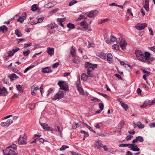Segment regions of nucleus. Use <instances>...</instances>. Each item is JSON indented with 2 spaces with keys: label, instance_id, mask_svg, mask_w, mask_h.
I'll use <instances>...</instances> for the list:
<instances>
[{
  "label": "nucleus",
  "instance_id": "nucleus-1",
  "mask_svg": "<svg viewBox=\"0 0 155 155\" xmlns=\"http://www.w3.org/2000/svg\"><path fill=\"white\" fill-rule=\"evenodd\" d=\"M135 54L136 57L140 61L142 62H145L144 54L140 50H136Z\"/></svg>",
  "mask_w": 155,
  "mask_h": 155
},
{
  "label": "nucleus",
  "instance_id": "nucleus-2",
  "mask_svg": "<svg viewBox=\"0 0 155 155\" xmlns=\"http://www.w3.org/2000/svg\"><path fill=\"white\" fill-rule=\"evenodd\" d=\"M3 152L5 155H17L14 150L8 147L5 150H3Z\"/></svg>",
  "mask_w": 155,
  "mask_h": 155
},
{
  "label": "nucleus",
  "instance_id": "nucleus-3",
  "mask_svg": "<svg viewBox=\"0 0 155 155\" xmlns=\"http://www.w3.org/2000/svg\"><path fill=\"white\" fill-rule=\"evenodd\" d=\"M27 137L25 134H24L23 137L20 136L18 138V143L21 145L26 144L27 143Z\"/></svg>",
  "mask_w": 155,
  "mask_h": 155
},
{
  "label": "nucleus",
  "instance_id": "nucleus-4",
  "mask_svg": "<svg viewBox=\"0 0 155 155\" xmlns=\"http://www.w3.org/2000/svg\"><path fill=\"white\" fill-rule=\"evenodd\" d=\"M81 28L78 27V29L84 31L87 29L88 28V24L85 20H83L80 22Z\"/></svg>",
  "mask_w": 155,
  "mask_h": 155
},
{
  "label": "nucleus",
  "instance_id": "nucleus-5",
  "mask_svg": "<svg viewBox=\"0 0 155 155\" xmlns=\"http://www.w3.org/2000/svg\"><path fill=\"white\" fill-rule=\"evenodd\" d=\"M64 93L63 91H59V92L52 98L53 101H55L57 99H60L64 97Z\"/></svg>",
  "mask_w": 155,
  "mask_h": 155
},
{
  "label": "nucleus",
  "instance_id": "nucleus-6",
  "mask_svg": "<svg viewBox=\"0 0 155 155\" xmlns=\"http://www.w3.org/2000/svg\"><path fill=\"white\" fill-rule=\"evenodd\" d=\"M64 81H59L58 84L60 86V89L65 91H67L68 90V86L67 85H65L64 84Z\"/></svg>",
  "mask_w": 155,
  "mask_h": 155
},
{
  "label": "nucleus",
  "instance_id": "nucleus-7",
  "mask_svg": "<svg viewBox=\"0 0 155 155\" xmlns=\"http://www.w3.org/2000/svg\"><path fill=\"white\" fill-rule=\"evenodd\" d=\"M98 12L97 10H94L89 12L87 14V16L90 18L96 17L98 14Z\"/></svg>",
  "mask_w": 155,
  "mask_h": 155
},
{
  "label": "nucleus",
  "instance_id": "nucleus-8",
  "mask_svg": "<svg viewBox=\"0 0 155 155\" xmlns=\"http://www.w3.org/2000/svg\"><path fill=\"white\" fill-rule=\"evenodd\" d=\"M119 40H120V45L122 50H124L126 49V47L127 46V44L125 41V39L121 38H119Z\"/></svg>",
  "mask_w": 155,
  "mask_h": 155
},
{
  "label": "nucleus",
  "instance_id": "nucleus-9",
  "mask_svg": "<svg viewBox=\"0 0 155 155\" xmlns=\"http://www.w3.org/2000/svg\"><path fill=\"white\" fill-rule=\"evenodd\" d=\"M147 24L146 23H138L135 26L137 30H142L144 29L147 26Z\"/></svg>",
  "mask_w": 155,
  "mask_h": 155
},
{
  "label": "nucleus",
  "instance_id": "nucleus-10",
  "mask_svg": "<svg viewBox=\"0 0 155 155\" xmlns=\"http://www.w3.org/2000/svg\"><path fill=\"white\" fill-rule=\"evenodd\" d=\"M129 148H130L131 150L134 151H138L140 150V149L137 147V145L134 144H130Z\"/></svg>",
  "mask_w": 155,
  "mask_h": 155
},
{
  "label": "nucleus",
  "instance_id": "nucleus-11",
  "mask_svg": "<svg viewBox=\"0 0 155 155\" xmlns=\"http://www.w3.org/2000/svg\"><path fill=\"white\" fill-rule=\"evenodd\" d=\"M13 121L11 119H9L6 122H3L1 123V125L3 127H8L12 123Z\"/></svg>",
  "mask_w": 155,
  "mask_h": 155
},
{
  "label": "nucleus",
  "instance_id": "nucleus-12",
  "mask_svg": "<svg viewBox=\"0 0 155 155\" xmlns=\"http://www.w3.org/2000/svg\"><path fill=\"white\" fill-rule=\"evenodd\" d=\"M97 65L95 64H91L88 62H87L85 63V66L86 68H90L91 70L94 69V68H96L97 67Z\"/></svg>",
  "mask_w": 155,
  "mask_h": 155
},
{
  "label": "nucleus",
  "instance_id": "nucleus-13",
  "mask_svg": "<svg viewBox=\"0 0 155 155\" xmlns=\"http://www.w3.org/2000/svg\"><path fill=\"white\" fill-rule=\"evenodd\" d=\"M110 40L107 39L106 40V42L108 44H110L111 43H113L114 41H116L117 39L116 37L113 36H110Z\"/></svg>",
  "mask_w": 155,
  "mask_h": 155
},
{
  "label": "nucleus",
  "instance_id": "nucleus-14",
  "mask_svg": "<svg viewBox=\"0 0 155 155\" xmlns=\"http://www.w3.org/2000/svg\"><path fill=\"white\" fill-rule=\"evenodd\" d=\"M101 141L100 140H98L96 141V143L94 144V147L97 149H100L102 147Z\"/></svg>",
  "mask_w": 155,
  "mask_h": 155
},
{
  "label": "nucleus",
  "instance_id": "nucleus-15",
  "mask_svg": "<svg viewBox=\"0 0 155 155\" xmlns=\"http://www.w3.org/2000/svg\"><path fill=\"white\" fill-rule=\"evenodd\" d=\"M107 60L109 63H112L113 62V56L112 54L108 53L107 56Z\"/></svg>",
  "mask_w": 155,
  "mask_h": 155
},
{
  "label": "nucleus",
  "instance_id": "nucleus-16",
  "mask_svg": "<svg viewBox=\"0 0 155 155\" xmlns=\"http://www.w3.org/2000/svg\"><path fill=\"white\" fill-rule=\"evenodd\" d=\"M143 138L141 136H138L136 137V138L132 141V143H137L138 141L142 142L143 141Z\"/></svg>",
  "mask_w": 155,
  "mask_h": 155
},
{
  "label": "nucleus",
  "instance_id": "nucleus-17",
  "mask_svg": "<svg viewBox=\"0 0 155 155\" xmlns=\"http://www.w3.org/2000/svg\"><path fill=\"white\" fill-rule=\"evenodd\" d=\"M117 100L118 101H119L120 103V104L122 106V107L125 110H127L128 109V105L125 104L121 100V99L120 98H118L117 99Z\"/></svg>",
  "mask_w": 155,
  "mask_h": 155
},
{
  "label": "nucleus",
  "instance_id": "nucleus-18",
  "mask_svg": "<svg viewBox=\"0 0 155 155\" xmlns=\"http://www.w3.org/2000/svg\"><path fill=\"white\" fill-rule=\"evenodd\" d=\"M40 124L44 130L49 131L51 129V127L48 126V125L46 123H41Z\"/></svg>",
  "mask_w": 155,
  "mask_h": 155
},
{
  "label": "nucleus",
  "instance_id": "nucleus-19",
  "mask_svg": "<svg viewBox=\"0 0 155 155\" xmlns=\"http://www.w3.org/2000/svg\"><path fill=\"white\" fill-rule=\"evenodd\" d=\"M47 51L48 54L50 56H51L54 53V50L53 48L48 47L47 48Z\"/></svg>",
  "mask_w": 155,
  "mask_h": 155
},
{
  "label": "nucleus",
  "instance_id": "nucleus-20",
  "mask_svg": "<svg viewBox=\"0 0 155 155\" xmlns=\"http://www.w3.org/2000/svg\"><path fill=\"white\" fill-rule=\"evenodd\" d=\"M65 18H58L57 19V21L58 22V24L63 27H64V26L63 24H62V22L63 21H65Z\"/></svg>",
  "mask_w": 155,
  "mask_h": 155
},
{
  "label": "nucleus",
  "instance_id": "nucleus-21",
  "mask_svg": "<svg viewBox=\"0 0 155 155\" xmlns=\"http://www.w3.org/2000/svg\"><path fill=\"white\" fill-rule=\"evenodd\" d=\"M8 77L10 79L11 81L15 80L18 78L17 75L14 73L9 75Z\"/></svg>",
  "mask_w": 155,
  "mask_h": 155
},
{
  "label": "nucleus",
  "instance_id": "nucleus-22",
  "mask_svg": "<svg viewBox=\"0 0 155 155\" xmlns=\"http://www.w3.org/2000/svg\"><path fill=\"white\" fill-rule=\"evenodd\" d=\"M42 71L44 73H49L52 72V71L50 68L46 67L43 68L42 69Z\"/></svg>",
  "mask_w": 155,
  "mask_h": 155
},
{
  "label": "nucleus",
  "instance_id": "nucleus-23",
  "mask_svg": "<svg viewBox=\"0 0 155 155\" xmlns=\"http://www.w3.org/2000/svg\"><path fill=\"white\" fill-rule=\"evenodd\" d=\"M150 103V101H146L143 104L140 106V107L145 108L147 106L150 107L152 105Z\"/></svg>",
  "mask_w": 155,
  "mask_h": 155
},
{
  "label": "nucleus",
  "instance_id": "nucleus-24",
  "mask_svg": "<svg viewBox=\"0 0 155 155\" xmlns=\"http://www.w3.org/2000/svg\"><path fill=\"white\" fill-rule=\"evenodd\" d=\"M145 56L144 55V59H145V62L146 60H149L150 59V54L148 52H145Z\"/></svg>",
  "mask_w": 155,
  "mask_h": 155
},
{
  "label": "nucleus",
  "instance_id": "nucleus-25",
  "mask_svg": "<svg viewBox=\"0 0 155 155\" xmlns=\"http://www.w3.org/2000/svg\"><path fill=\"white\" fill-rule=\"evenodd\" d=\"M97 55L100 58L106 60L107 59L106 54L103 52L98 53Z\"/></svg>",
  "mask_w": 155,
  "mask_h": 155
},
{
  "label": "nucleus",
  "instance_id": "nucleus-26",
  "mask_svg": "<svg viewBox=\"0 0 155 155\" xmlns=\"http://www.w3.org/2000/svg\"><path fill=\"white\" fill-rule=\"evenodd\" d=\"M78 91L81 94L84 95V92L82 87L80 86V84H78Z\"/></svg>",
  "mask_w": 155,
  "mask_h": 155
},
{
  "label": "nucleus",
  "instance_id": "nucleus-27",
  "mask_svg": "<svg viewBox=\"0 0 155 155\" xmlns=\"http://www.w3.org/2000/svg\"><path fill=\"white\" fill-rule=\"evenodd\" d=\"M86 13L84 12H83L80 15L79 17L78 18V21H80L81 19H85L86 17L85 16Z\"/></svg>",
  "mask_w": 155,
  "mask_h": 155
},
{
  "label": "nucleus",
  "instance_id": "nucleus-28",
  "mask_svg": "<svg viewBox=\"0 0 155 155\" xmlns=\"http://www.w3.org/2000/svg\"><path fill=\"white\" fill-rule=\"evenodd\" d=\"M145 4L144 5L143 7L146 11L148 12L149 10V1H148L147 0H145Z\"/></svg>",
  "mask_w": 155,
  "mask_h": 155
},
{
  "label": "nucleus",
  "instance_id": "nucleus-29",
  "mask_svg": "<svg viewBox=\"0 0 155 155\" xmlns=\"http://www.w3.org/2000/svg\"><path fill=\"white\" fill-rule=\"evenodd\" d=\"M0 30L3 33H5L7 32L8 30V28L6 26L4 25L0 27Z\"/></svg>",
  "mask_w": 155,
  "mask_h": 155
},
{
  "label": "nucleus",
  "instance_id": "nucleus-30",
  "mask_svg": "<svg viewBox=\"0 0 155 155\" xmlns=\"http://www.w3.org/2000/svg\"><path fill=\"white\" fill-rule=\"evenodd\" d=\"M70 52L71 54L73 57H74L75 56L76 52H75V48L74 47H71L70 50Z\"/></svg>",
  "mask_w": 155,
  "mask_h": 155
},
{
  "label": "nucleus",
  "instance_id": "nucleus-31",
  "mask_svg": "<svg viewBox=\"0 0 155 155\" xmlns=\"http://www.w3.org/2000/svg\"><path fill=\"white\" fill-rule=\"evenodd\" d=\"M81 133L82 134H84V138L83 140H84L86 137L89 136V134L87 132H86L85 131L81 130Z\"/></svg>",
  "mask_w": 155,
  "mask_h": 155
},
{
  "label": "nucleus",
  "instance_id": "nucleus-32",
  "mask_svg": "<svg viewBox=\"0 0 155 155\" xmlns=\"http://www.w3.org/2000/svg\"><path fill=\"white\" fill-rule=\"evenodd\" d=\"M137 125L138 127L140 129H142L144 127V125L142 124L140 121H138L137 123Z\"/></svg>",
  "mask_w": 155,
  "mask_h": 155
},
{
  "label": "nucleus",
  "instance_id": "nucleus-33",
  "mask_svg": "<svg viewBox=\"0 0 155 155\" xmlns=\"http://www.w3.org/2000/svg\"><path fill=\"white\" fill-rule=\"evenodd\" d=\"M90 100L92 101L99 102L100 100L96 97H94L93 96H91L90 97Z\"/></svg>",
  "mask_w": 155,
  "mask_h": 155
},
{
  "label": "nucleus",
  "instance_id": "nucleus-34",
  "mask_svg": "<svg viewBox=\"0 0 155 155\" xmlns=\"http://www.w3.org/2000/svg\"><path fill=\"white\" fill-rule=\"evenodd\" d=\"M15 34L18 37H21L22 35L20 31L18 29H16L15 30Z\"/></svg>",
  "mask_w": 155,
  "mask_h": 155
},
{
  "label": "nucleus",
  "instance_id": "nucleus-35",
  "mask_svg": "<svg viewBox=\"0 0 155 155\" xmlns=\"http://www.w3.org/2000/svg\"><path fill=\"white\" fill-rule=\"evenodd\" d=\"M47 26L50 28L51 29H53L54 28H57L58 26L57 25H54L52 24H49L47 25Z\"/></svg>",
  "mask_w": 155,
  "mask_h": 155
},
{
  "label": "nucleus",
  "instance_id": "nucleus-36",
  "mask_svg": "<svg viewBox=\"0 0 155 155\" xmlns=\"http://www.w3.org/2000/svg\"><path fill=\"white\" fill-rule=\"evenodd\" d=\"M67 26L69 28L68 31H69L71 29H73L75 28V26L74 25L71 23H69L68 24Z\"/></svg>",
  "mask_w": 155,
  "mask_h": 155
},
{
  "label": "nucleus",
  "instance_id": "nucleus-37",
  "mask_svg": "<svg viewBox=\"0 0 155 155\" xmlns=\"http://www.w3.org/2000/svg\"><path fill=\"white\" fill-rule=\"evenodd\" d=\"M37 5L36 4L33 5L31 7V10L33 12L35 11L38 10V8L37 7Z\"/></svg>",
  "mask_w": 155,
  "mask_h": 155
},
{
  "label": "nucleus",
  "instance_id": "nucleus-38",
  "mask_svg": "<svg viewBox=\"0 0 155 155\" xmlns=\"http://www.w3.org/2000/svg\"><path fill=\"white\" fill-rule=\"evenodd\" d=\"M87 76L85 74H83L81 75V79L83 81H85L87 79Z\"/></svg>",
  "mask_w": 155,
  "mask_h": 155
},
{
  "label": "nucleus",
  "instance_id": "nucleus-39",
  "mask_svg": "<svg viewBox=\"0 0 155 155\" xmlns=\"http://www.w3.org/2000/svg\"><path fill=\"white\" fill-rule=\"evenodd\" d=\"M16 87L17 89L20 91V92H23V90L21 86L20 85H16Z\"/></svg>",
  "mask_w": 155,
  "mask_h": 155
},
{
  "label": "nucleus",
  "instance_id": "nucleus-40",
  "mask_svg": "<svg viewBox=\"0 0 155 155\" xmlns=\"http://www.w3.org/2000/svg\"><path fill=\"white\" fill-rule=\"evenodd\" d=\"M34 67V66L33 65H31L28 67L27 68L25 69L24 70V73H25L27 72L28 71L33 68Z\"/></svg>",
  "mask_w": 155,
  "mask_h": 155
},
{
  "label": "nucleus",
  "instance_id": "nucleus-41",
  "mask_svg": "<svg viewBox=\"0 0 155 155\" xmlns=\"http://www.w3.org/2000/svg\"><path fill=\"white\" fill-rule=\"evenodd\" d=\"M38 89L39 88H38V86H36V85H33L31 87V91H37Z\"/></svg>",
  "mask_w": 155,
  "mask_h": 155
},
{
  "label": "nucleus",
  "instance_id": "nucleus-42",
  "mask_svg": "<svg viewBox=\"0 0 155 155\" xmlns=\"http://www.w3.org/2000/svg\"><path fill=\"white\" fill-rule=\"evenodd\" d=\"M92 70L90 68H87V74L89 77H92L93 76V74L91 73V71Z\"/></svg>",
  "mask_w": 155,
  "mask_h": 155
},
{
  "label": "nucleus",
  "instance_id": "nucleus-43",
  "mask_svg": "<svg viewBox=\"0 0 155 155\" xmlns=\"http://www.w3.org/2000/svg\"><path fill=\"white\" fill-rule=\"evenodd\" d=\"M30 51L29 50H28L26 51H23V54L25 56H28L29 53Z\"/></svg>",
  "mask_w": 155,
  "mask_h": 155
},
{
  "label": "nucleus",
  "instance_id": "nucleus-44",
  "mask_svg": "<svg viewBox=\"0 0 155 155\" xmlns=\"http://www.w3.org/2000/svg\"><path fill=\"white\" fill-rule=\"evenodd\" d=\"M130 144H121L119 145V147H130Z\"/></svg>",
  "mask_w": 155,
  "mask_h": 155
},
{
  "label": "nucleus",
  "instance_id": "nucleus-45",
  "mask_svg": "<svg viewBox=\"0 0 155 155\" xmlns=\"http://www.w3.org/2000/svg\"><path fill=\"white\" fill-rule=\"evenodd\" d=\"M97 93L98 94L103 96V97H105L106 98H109L107 94H104L101 93L100 92H97Z\"/></svg>",
  "mask_w": 155,
  "mask_h": 155
},
{
  "label": "nucleus",
  "instance_id": "nucleus-46",
  "mask_svg": "<svg viewBox=\"0 0 155 155\" xmlns=\"http://www.w3.org/2000/svg\"><path fill=\"white\" fill-rule=\"evenodd\" d=\"M112 48L113 49L118 50L119 49V46L118 45L114 44L112 46Z\"/></svg>",
  "mask_w": 155,
  "mask_h": 155
},
{
  "label": "nucleus",
  "instance_id": "nucleus-47",
  "mask_svg": "<svg viewBox=\"0 0 155 155\" xmlns=\"http://www.w3.org/2000/svg\"><path fill=\"white\" fill-rule=\"evenodd\" d=\"M9 147V148L10 149L11 148L14 149H16L17 148V146L15 144H13L10 145L9 147Z\"/></svg>",
  "mask_w": 155,
  "mask_h": 155
},
{
  "label": "nucleus",
  "instance_id": "nucleus-48",
  "mask_svg": "<svg viewBox=\"0 0 155 155\" xmlns=\"http://www.w3.org/2000/svg\"><path fill=\"white\" fill-rule=\"evenodd\" d=\"M69 147L68 146L63 145L62 147L60 148V150L61 151L64 150L66 148H68Z\"/></svg>",
  "mask_w": 155,
  "mask_h": 155
},
{
  "label": "nucleus",
  "instance_id": "nucleus-49",
  "mask_svg": "<svg viewBox=\"0 0 155 155\" xmlns=\"http://www.w3.org/2000/svg\"><path fill=\"white\" fill-rule=\"evenodd\" d=\"M57 129L58 132L60 134V137H62V131L61 130L60 127L58 126H57Z\"/></svg>",
  "mask_w": 155,
  "mask_h": 155
},
{
  "label": "nucleus",
  "instance_id": "nucleus-50",
  "mask_svg": "<svg viewBox=\"0 0 155 155\" xmlns=\"http://www.w3.org/2000/svg\"><path fill=\"white\" fill-rule=\"evenodd\" d=\"M36 19L38 20V21H36L37 23H40L42 22L44 20V17H43L41 18H37Z\"/></svg>",
  "mask_w": 155,
  "mask_h": 155
},
{
  "label": "nucleus",
  "instance_id": "nucleus-51",
  "mask_svg": "<svg viewBox=\"0 0 155 155\" xmlns=\"http://www.w3.org/2000/svg\"><path fill=\"white\" fill-rule=\"evenodd\" d=\"M77 1L75 0H72L71 1L70 3L69 4V6H71L73 5L74 4L76 3H77Z\"/></svg>",
  "mask_w": 155,
  "mask_h": 155
},
{
  "label": "nucleus",
  "instance_id": "nucleus-52",
  "mask_svg": "<svg viewBox=\"0 0 155 155\" xmlns=\"http://www.w3.org/2000/svg\"><path fill=\"white\" fill-rule=\"evenodd\" d=\"M59 64V62H56L53 64L52 68H57Z\"/></svg>",
  "mask_w": 155,
  "mask_h": 155
},
{
  "label": "nucleus",
  "instance_id": "nucleus-53",
  "mask_svg": "<svg viewBox=\"0 0 155 155\" xmlns=\"http://www.w3.org/2000/svg\"><path fill=\"white\" fill-rule=\"evenodd\" d=\"M99 105L101 110L102 111L103 109L104 108V104H103L100 103H99Z\"/></svg>",
  "mask_w": 155,
  "mask_h": 155
},
{
  "label": "nucleus",
  "instance_id": "nucleus-54",
  "mask_svg": "<svg viewBox=\"0 0 155 155\" xmlns=\"http://www.w3.org/2000/svg\"><path fill=\"white\" fill-rule=\"evenodd\" d=\"M25 20L23 18L21 17H20L17 20V21L20 22L21 23H22L24 22V21Z\"/></svg>",
  "mask_w": 155,
  "mask_h": 155
},
{
  "label": "nucleus",
  "instance_id": "nucleus-55",
  "mask_svg": "<svg viewBox=\"0 0 155 155\" xmlns=\"http://www.w3.org/2000/svg\"><path fill=\"white\" fill-rule=\"evenodd\" d=\"M20 49L18 47H15V48L14 49H13L12 50L13 53L14 54L17 51H18Z\"/></svg>",
  "mask_w": 155,
  "mask_h": 155
},
{
  "label": "nucleus",
  "instance_id": "nucleus-56",
  "mask_svg": "<svg viewBox=\"0 0 155 155\" xmlns=\"http://www.w3.org/2000/svg\"><path fill=\"white\" fill-rule=\"evenodd\" d=\"M8 55L7 56V57L9 56H12L14 55V53H13L12 51H8Z\"/></svg>",
  "mask_w": 155,
  "mask_h": 155
},
{
  "label": "nucleus",
  "instance_id": "nucleus-57",
  "mask_svg": "<svg viewBox=\"0 0 155 155\" xmlns=\"http://www.w3.org/2000/svg\"><path fill=\"white\" fill-rule=\"evenodd\" d=\"M86 126L87 127L88 129H89L90 131H92L94 133H95V132L93 130H92V128L90 126H89L87 124H86Z\"/></svg>",
  "mask_w": 155,
  "mask_h": 155
},
{
  "label": "nucleus",
  "instance_id": "nucleus-58",
  "mask_svg": "<svg viewBox=\"0 0 155 155\" xmlns=\"http://www.w3.org/2000/svg\"><path fill=\"white\" fill-rule=\"evenodd\" d=\"M32 45V43H30L28 44H25L24 45V48H26L27 47L31 46Z\"/></svg>",
  "mask_w": 155,
  "mask_h": 155
},
{
  "label": "nucleus",
  "instance_id": "nucleus-59",
  "mask_svg": "<svg viewBox=\"0 0 155 155\" xmlns=\"http://www.w3.org/2000/svg\"><path fill=\"white\" fill-rule=\"evenodd\" d=\"M133 136L131 135H129L128 136H127L126 138V140H130L132 137H133Z\"/></svg>",
  "mask_w": 155,
  "mask_h": 155
},
{
  "label": "nucleus",
  "instance_id": "nucleus-60",
  "mask_svg": "<svg viewBox=\"0 0 155 155\" xmlns=\"http://www.w3.org/2000/svg\"><path fill=\"white\" fill-rule=\"evenodd\" d=\"M53 91V90L52 88H50L49 90L48 91V93L47 94V96H48Z\"/></svg>",
  "mask_w": 155,
  "mask_h": 155
},
{
  "label": "nucleus",
  "instance_id": "nucleus-61",
  "mask_svg": "<svg viewBox=\"0 0 155 155\" xmlns=\"http://www.w3.org/2000/svg\"><path fill=\"white\" fill-rule=\"evenodd\" d=\"M22 18H23L24 19H25L26 18V12L23 13L22 15L21 16Z\"/></svg>",
  "mask_w": 155,
  "mask_h": 155
},
{
  "label": "nucleus",
  "instance_id": "nucleus-62",
  "mask_svg": "<svg viewBox=\"0 0 155 155\" xmlns=\"http://www.w3.org/2000/svg\"><path fill=\"white\" fill-rule=\"evenodd\" d=\"M58 10V8H56L55 9H53L52 10L51 12V13H52L53 14H54L56 13Z\"/></svg>",
  "mask_w": 155,
  "mask_h": 155
},
{
  "label": "nucleus",
  "instance_id": "nucleus-63",
  "mask_svg": "<svg viewBox=\"0 0 155 155\" xmlns=\"http://www.w3.org/2000/svg\"><path fill=\"white\" fill-rule=\"evenodd\" d=\"M149 126L151 127H155V123H150L149 124Z\"/></svg>",
  "mask_w": 155,
  "mask_h": 155
},
{
  "label": "nucleus",
  "instance_id": "nucleus-64",
  "mask_svg": "<svg viewBox=\"0 0 155 155\" xmlns=\"http://www.w3.org/2000/svg\"><path fill=\"white\" fill-rule=\"evenodd\" d=\"M126 155H133V154L130 151H127L126 153Z\"/></svg>",
  "mask_w": 155,
  "mask_h": 155
}]
</instances>
